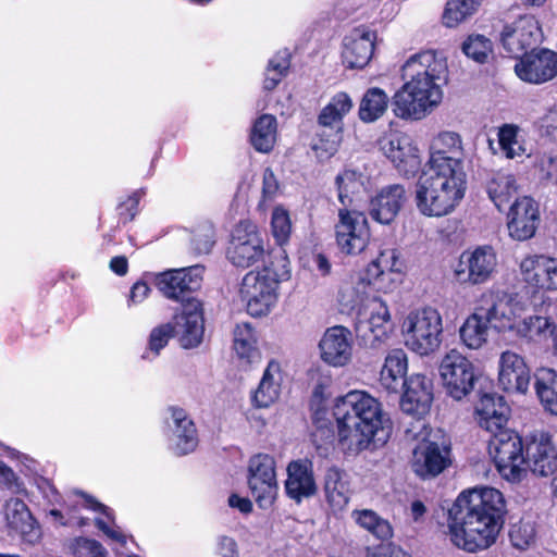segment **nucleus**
I'll return each mask as SVG.
<instances>
[{
	"instance_id": "40",
	"label": "nucleus",
	"mask_w": 557,
	"mask_h": 557,
	"mask_svg": "<svg viewBox=\"0 0 557 557\" xmlns=\"http://www.w3.org/2000/svg\"><path fill=\"white\" fill-rule=\"evenodd\" d=\"M351 519L360 529L380 541H388L394 536L391 522L372 509H354Z\"/></svg>"
},
{
	"instance_id": "24",
	"label": "nucleus",
	"mask_w": 557,
	"mask_h": 557,
	"mask_svg": "<svg viewBox=\"0 0 557 557\" xmlns=\"http://www.w3.org/2000/svg\"><path fill=\"white\" fill-rule=\"evenodd\" d=\"M522 280L532 288L544 292H557V258L546 255H533L520 263Z\"/></svg>"
},
{
	"instance_id": "43",
	"label": "nucleus",
	"mask_w": 557,
	"mask_h": 557,
	"mask_svg": "<svg viewBox=\"0 0 557 557\" xmlns=\"http://www.w3.org/2000/svg\"><path fill=\"white\" fill-rule=\"evenodd\" d=\"M535 391L545 410L557 416V371L550 368L539 369Z\"/></svg>"
},
{
	"instance_id": "32",
	"label": "nucleus",
	"mask_w": 557,
	"mask_h": 557,
	"mask_svg": "<svg viewBox=\"0 0 557 557\" xmlns=\"http://www.w3.org/2000/svg\"><path fill=\"white\" fill-rule=\"evenodd\" d=\"M3 511L9 528L17 532L25 542L34 544L39 541L40 528L22 499H8Z\"/></svg>"
},
{
	"instance_id": "46",
	"label": "nucleus",
	"mask_w": 557,
	"mask_h": 557,
	"mask_svg": "<svg viewBox=\"0 0 557 557\" xmlns=\"http://www.w3.org/2000/svg\"><path fill=\"white\" fill-rule=\"evenodd\" d=\"M388 102V96L383 89L379 87L368 89L360 101V120L366 123L379 120L386 112Z\"/></svg>"
},
{
	"instance_id": "61",
	"label": "nucleus",
	"mask_w": 557,
	"mask_h": 557,
	"mask_svg": "<svg viewBox=\"0 0 557 557\" xmlns=\"http://www.w3.org/2000/svg\"><path fill=\"white\" fill-rule=\"evenodd\" d=\"M104 547L94 540H83L78 544V557H107Z\"/></svg>"
},
{
	"instance_id": "20",
	"label": "nucleus",
	"mask_w": 557,
	"mask_h": 557,
	"mask_svg": "<svg viewBox=\"0 0 557 557\" xmlns=\"http://www.w3.org/2000/svg\"><path fill=\"white\" fill-rule=\"evenodd\" d=\"M525 445L524 466L537 476H549L557 470V448L547 433L531 434Z\"/></svg>"
},
{
	"instance_id": "25",
	"label": "nucleus",
	"mask_w": 557,
	"mask_h": 557,
	"mask_svg": "<svg viewBox=\"0 0 557 557\" xmlns=\"http://www.w3.org/2000/svg\"><path fill=\"white\" fill-rule=\"evenodd\" d=\"M450 463V450L446 445L423 441L413 450L411 467L413 472L430 479L442 473Z\"/></svg>"
},
{
	"instance_id": "2",
	"label": "nucleus",
	"mask_w": 557,
	"mask_h": 557,
	"mask_svg": "<svg viewBox=\"0 0 557 557\" xmlns=\"http://www.w3.org/2000/svg\"><path fill=\"white\" fill-rule=\"evenodd\" d=\"M333 416L338 444L349 455L384 445L392 433L389 416L379 399L366 391L352 389L337 397Z\"/></svg>"
},
{
	"instance_id": "34",
	"label": "nucleus",
	"mask_w": 557,
	"mask_h": 557,
	"mask_svg": "<svg viewBox=\"0 0 557 557\" xmlns=\"http://www.w3.org/2000/svg\"><path fill=\"white\" fill-rule=\"evenodd\" d=\"M490 329L492 327L487 321V313L478 298L473 312L459 330L460 339L469 349H480L488 341Z\"/></svg>"
},
{
	"instance_id": "3",
	"label": "nucleus",
	"mask_w": 557,
	"mask_h": 557,
	"mask_svg": "<svg viewBox=\"0 0 557 557\" xmlns=\"http://www.w3.org/2000/svg\"><path fill=\"white\" fill-rule=\"evenodd\" d=\"M401 73L405 83L394 96V112L400 119L422 120L443 100L448 81L446 59L434 50L420 51L408 58Z\"/></svg>"
},
{
	"instance_id": "18",
	"label": "nucleus",
	"mask_w": 557,
	"mask_h": 557,
	"mask_svg": "<svg viewBox=\"0 0 557 557\" xmlns=\"http://www.w3.org/2000/svg\"><path fill=\"white\" fill-rule=\"evenodd\" d=\"M203 267L197 264L188 268L168 270L156 275L158 289L169 299L182 301L183 307L189 300L188 294L201 286Z\"/></svg>"
},
{
	"instance_id": "29",
	"label": "nucleus",
	"mask_w": 557,
	"mask_h": 557,
	"mask_svg": "<svg viewBox=\"0 0 557 557\" xmlns=\"http://www.w3.org/2000/svg\"><path fill=\"white\" fill-rule=\"evenodd\" d=\"M406 199V190L403 185L385 186L371 198L369 214L375 222L387 225L396 219Z\"/></svg>"
},
{
	"instance_id": "37",
	"label": "nucleus",
	"mask_w": 557,
	"mask_h": 557,
	"mask_svg": "<svg viewBox=\"0 0 557 557\" xmlns=\"http://www.w3.org/2000/svg\"><path fill=\"white\" fill-rule=\"evenodd\" d=\"M324 491L326 500L334 512L343 511L350 498L346 474L337 468H330L325 474Z\"/></svg>"
},
{
	"instance_id": "14",
	"label": "nucleus",
	"mask_w": 557,
	"mask_h": 557,
	"mask_svg": "<svg viewBox=\"0 0 557 557\" xmlns=\"http://www.w3.org/2000/svg\"><path fill=\"white\" fill-rule=\"evenodd\" d=\"M463 159L461 136L456 132L442 131L431 139L424 168L466 174Z\"/></svg>"
},
{
	"instance_id": "63",
	"label": "nucleus",
	"mask_w": 557,
	"mask_h": 557,
	"mask_svg": "<svg viewBox=\"0 0 557 557\" xmlns=\"http://www.w3.org/2000/svg\"><path fill=\"white\" fill-rule=\"evenodd\" d=\"M149 292H150V288L147 285V283H145V282L135 283L131 289L128 302L135 304V305L141 302L144 299L147 298Z\"/></svg>"
},
{
	"instance_id": "47",
	"label": "nucleus",
	"mask_w": 557,
	"mask_h": 557,
	"mask_svg": "<svg viewBox=\"0 0 557 557\" xmlns=\"http://www.w3.org/2000/svg\"><path fill=\"white\" fill-rule=\"evenodd\" d=\"M367 285L361 286L360 277L344 281L338 289L337 300L343 311L361 314V308L366 300Z\"/></svg>"
},
{
	"instance_id": "38",
	"label": "nucleus",
	"mask_w": 557,
	"mask_h": 557,
	"mask_svg": "<svg viewBox=\"0 0 557 557\" xmlns=\"http://www.w3.org/2000/svg\"><path fill=\"white\" fill-rule=\"evenodd\" d=\"M555 325L550 318L528 314L527 311L521 315L511 336L525 343H535L546 337Z\"/></svg>"
},
{
	"instance_id": "31",
	"label": "nucleus",
	"mask_w": 557,
	"mask_h": 557,
	"mask_svg": "<svg viewBox=\"0 0 557 557\" xmlns=\"http://www.w3.org/2000/svg\"><path fill=\"white\" fill-rule=\"evenodd\" d=\"M285 490L288 497L301 502L317 492V484L312 470V462L308 459H298L288 463Z\"/></svg>"
},
{
	"instance_id": "39",
	"label": "nucleus",
	"mask_w": 557,
	"mask_h": 557,
	"mask_svg": "<svg viewBox=\"0 0 557 557\" xmlns=\"http://www.w3.org/2000/svg\"><path fill=\"white\" fill-rule=\"evenodd\" d=\"M233 337V350L243 363L250 364L260 358L257 333L250 324H237Z\"/></svg>"
},
{
	"instance_id": "55",
	"label": "nucleus",
	"mask_w": 557,
	"mask_h": 557,
	"mask_svg": "<svg viewBox=\"0 0 557 557\" xmlns=\"http://www.w3.org/2000/svg\"><path fill=\"white\" fill-rule=\"evenodd\" d=\"M289 67V58L287 52L278 53L269 61L263 88L265 90L274 89L282 78L286 75Z\"/></svg>"
},
{
	"instance_id": "35",
	"label": "nucleus",
	"mask_w": 557,
	"mask_h": 557,
	"mask_svg": "<svg viewBox=\"0 0 557 557\" xmlns=\"http://www.w3.org/2000/svg\"><path fill=\"white\" fill-rule=\"evenodd\" d=\"M283 383V370L276 360L269 361L258 388L253 395V401L258 407L267 408L275 403L281 393Z\"/></svg>"
},
{
	"instance_id": "26",
	"label": "nucleus",
	"mask_w": 557,
	"mask_h": 557,
	"mask_svg": "<svg viewBox=\"0 0 557 557\" xmlns=\"http://www.w3.org/2000/svg\"><path fill=\"white\" fill-rule=\"evenodd\" d=\"M321 359L329 366L341 368L352 359V337L348 329L336 325L329 327L319 343Z\"/></svg>"
},
{
	"instance_id": "59",
	"label": "nucleus",
	"mask_w": 557,
	"mask_h": 557,
	"mask_svg": "<svg viewBox=\"0 0 557 557\" xmlns=\"http://www.w3.org/2000/svg\"><path fill=\"white\" fill-rule=\"evenodd\" d=\"M194 248L199 253H208L214 245V232L211 226L200 230L193 239Z\"/></svg>"
},
{
	"instance_id": "23",
	"label": "nucleus",
	"mask_w": 557,
	"mask_h": 557,
	"mask_svg": "<svg viewBox=\"0 0 557 557\" xmlns=\"http://www.w3.org/2000/svg\"><path fill=\"white\" fill-rule=\"evenodd\" d=\"M542 37L541 27L533 15H522L502 32L504 48L511 54H525L527 49L535 46Z\"/></svg>"
},
{
	"instance_id": "21",
	"label": "nucleus",
	"mask_w": 557,
	"mask_h": 557,
	"mask_svg": "<svg viewBox=\"0 0 557 557\" xmlns=\"http://www.w3.org/2000/svg\"><path fill=\"white\" fill-rule=\"evenodd\" d=\"M403 387L399 404L401 411L418 419L426 416L433 403L432 381L423 374L414 373L404 381Z\"/></svg>"
},
{
	"instance_id": "9",
	"label": "nucleus",
	"mask_w": 557,
	"mask_h": 557,
	"mask_svg": "<svg viewBox=\"0 0 557 557\" xmlns=\"http://www.w3.org/2000/svg\"><path fill=\"white\" fill-rule=\"evenodd\" d=\"M523 450L521 437L512 430L495 433L488 441V454L507 481L517 482L524 475Z\"/></svg>"
},
{
	"instance_id": "54",
	"label": "nucleus",
	"mask_w": 557,
	"mask_h": 557,
	"mask_svg": "<svg viewBox=\"0 0 557 557\" xmlns=\"http://www.w3.org/2000/svg\"><path fill=\"white\" fill-rule=\"evenodd\" d=\"M271 232L278 245L288 242L292 233V222L288 211L282 206H277L272 211Z\"/></svg>"
},
{
	"instance_id": "30",
	"label": "nucleus",
	"mask_w": 557,
	"mask_h": 557,
	"mask_svg": "<svg viewBox=\"0 0 557 557\" xmlns=\"http://www.w3.org/2000/svg\"><path fill=\"white\" fill-rule=\"evenodd\" d=\"M376 35L367 28H355L344 39L343 62L350 69H362L371 60Z\"/></svg>"
},
{
	"instance_id": "57",
	"label": "nucleus",
	"mask_w": 557,
	"mask_h": 557,
	"mask_svg": "<svg viewBox=\"0 0 557 557\" xmlns=\"http://www.w3.org/2000/svg\"><path fill=\"white\" fill-rule=\"evenodd\" d=\"M363 557H411V555L394 543H380L366 546Z\"/></svg>"
},
{
	"instance_id": "13",
	"label": "nucleus",
	"mask_w": 557,
	"mask_h": 557,
	"mask_svg": "<svg viewBox=\"0 0 557 557\" xmlns=\"http://www.w3.org/2000/svg\"><path fill=\"white\" fill-rule=\"evenodd\" d=\"M438 371L446 393L454 399L460 400L473 389L474 366L457 349L444 355Z\"/></svg>"
},
{
	"instance_id": "36",
	"label": "nucleus",
	"mask_w": 557,
	"mask_h": 557,
	"mask_svg": "<svg viewBox=\"0 0 557 557\" xmlns=\"http://www.w3.org/2000/svg\"><path fill=\"white\" fill-rule=\"evenodd\" d=\"M408 371L407 355L403 349H394L385 358L380 373V383L389 393H397L403 386Z\"/></svg>"
},
{
	"instance_id": "28",
	"label": "nucleus",
	"mask_w": 557,
	"mask_h": 557,
	"mask_svg": "<svg viewBox=\"0 0 557 557\" xmlns=\"http://www.w3.org/2000/svg\"><path fill=\"white\" fill-rule=\"evenodd\" d=\"M170 449L178 456L194 451L198 445V434L194 421L182 408H170Z\"/></svg>"
},
{
	"instance_id": "27",
	"label": "nucleus",
	"mask_w": 557,
	"mask_h": 557,
	"mask_svg": "<svg viewBox=\"0 0 557 557\" xmlns=\"http://www.w3.org/2000/svg\"><path fill=\"white\" fill-rule=\"evenodd\" d=\"M539 222L537 202L529 196L516 199L508 212L509 235L516 240L530 239L535 235Z\"/></svg>"
},
{
	"instance_id": "7",
	"label": "nucleus",
	"mask_w": 557,
	"mask_h": 557,
	"mask_svg": "<svg viewBox=\"0 0 557 557\" xmlns=\"http://www.w3.org/2000/svg\"><path fill=\"white\" fill-rule=\"evenodd\" d=\"M205 321L202 305L199 300H189L180 314L174 317V326L170 323L154 327L149 336V351L159 355L173 334L180 337L184 348L198 346L203 337Z\"/></svg>"
},
{
	"instance_id": "1",
	"label": "nucleus",
	"mask_w": 557,
	"mask_h": 557,
	"mask_svg": "<svg viewBox=\"0 0 557 557\" xmlns=\"http://www.w3.org/2000/svg\"><path fill=\"white\" fill-rule=\"evenodd\" d=\"M506 503L503 494L488 486L461 492L448 510L447 535L467 553L493 546L504 524Z\"/></svg>"
},
{
	"instance_id": "58",
	"label": "nucleus",
	"mask_w": 557,
	"mask_h": 557,
	"mask_svg": "<svg viewBox=\"0 0 557 557\" xmlns=\"http://www.w3.org/2000/svg\"><path fill=\"white\" fill-rule=\"evenodd\" d=\"M278 182L271 169H265L262 175V197L259 207L267 209L268 203L272 201L278 193Z\"/></svg>"
},
{
	"instance_id": "12",
	"label": "nucleus",
	"mask_w": 557,
	"mask_h": 557,
	"mask_svg": "<svg viewBox=\"0 0 557 557\" xmlns=\"http://www.w3.org/2000/svg\"><path fill=\"white\" fill-rule=\"evenodd\" d=\"M264 240L257 225L250 221L239 222L232 232L227 258L236 267L249 268L263 260Z\"/></svg>"
},
{
	"instance_id": "19",
	"label": "nucleus",
	"mask_w": 557,
	"mask_h": 557,
	"mask_svg": "<svg viewBox=\"0 0 557 557\" xmlns=\"http://www.w3.org/2000/svg\"><path fill=\"white\" fill-rule=\"evenodd\" d=\"M517 76L530 84H544L557 76V52L540 49L525 53L515 65Z\"/></svg>"
},
{
	"instance_id": "11",
	"label": "nucleus",
	"mask_w": 557,
	"mask_h": 557,
	"mask_svg": "<svg viewBox=\"0 0 557 557\" xmlns=\"http://www.w3.org/2000/svg\"><path fill=\"white\" fill-rule=\"evenodd\" d=\"M367 216L359 209L341 208L335 224V238L339 250L345 255L361 253L370 242Z\"/></svg>"
},
{
	"instance_id": "53",
	"label": "nucleus",
	"mask_w": 557,
	"mask_h": 557,
	"mask_svg": "<svg viewBox=\"0 0 557 557\" xmlns=\"http://www.w3.org/2000/svg\"><path fill=\"white\" fill-rule=\"evenodd\" d=\"M463 53L478 63L487 61L493 51L492 41L484 35H470L462 44Z\"/></svg>"
},
{
	"instance_id": "48",
	"label": "nucleus",
	"mask_w": 557,
	"mask_h": 557,
	"mask_svg": "<svg viewBox=\"0 0 557 557\" xmlns=\"http://www.w3.org/2000/svg\"><path fill=\"white\" fill-rule=\"evenodd\" d=\"M360 284L361 286L367 285V288L374 292L388 294L398 288L400 276L382 270L366 268L363 275L360 276Z\"/></svg>"
},
{
	"instance_id": "6",
	"label": "nucleus",
	"mask_w": 557,
	"mask_h": 557,
	"mask_svg": "<svg viewBox=\"0 0 557 557\" xmlns=\"http://www.w3.org/2000/svg\"><path fill=\"white\" fill-rule=\"evenodd\" d=\"M400 331L409 350L429 356L441 347L443 319L438 310L432 307L412 310L404 318Z\"/></svg>"
},
{
	"instance_id": "10",
	"label": "nucleus",
	"mask_w": 557,
	"mask_h": 557,
	"mask_svg": "<svg viewBox=\"0 0 557 557\" xmlns=\"http://www.w3.org/2000/svg\"><path fill=\"white\" fill-rule=\"evenodd\" d=\"M247 482L258 506L262 509L270 508L278 493L274 458L268 454L252 456L248 461Z\"/></svg>"
},
{
	"instance_id": "33",
	"label": "nucleus",
	"mask_w": 557,
	"mask_h": 557,
	"mask_svg": "<svg viewBox=\"0 0 557 557\" xmlns=\"http://www.w3.org/2000/svg\"><path fill=\"white\" fill-rule=\"evenodd\" d=\"M478 422L481 428L492 435L495 433L508 431L509 408L503 397L485 394L483 395L475 409Z\"/></svg>"
},
{
	"instance_id": "22",
	"label": "nucleus",
	"mask_w": 557,
	"mask_h": 557,
	"mask_svg": "<svg viewBox=\"0 0 557 557\" xmlns=\"http://www.w3.org/2000/svg\"><path fill=\"white\" fill-rule=\"evenodd\" d=\"M531 380L524 358L516 351L505 350L498 359V386L509 394H525Z\"/></svg>"
},
{
	"instance_id": "4",
	"label": "nucleus",
	"mask_w": 557,
	"mask_h": 557,
	"mask_svg": "<svg viewBox=\"0 0 557 557\" xmlns=\"http://www.w3.org/2000/svg\"><path fill=\"white\" fill-rule=\"evenodd\" d=\"M467 190V174L424 168L418 178L413 201L420 214L443 218L459 206Z\"/></svg>"
},
{
	"instance_id": "5",
	"label": "nucleus",
	"mask_w": 557,
	"mask_h": 557,
	"mask_svg": "<svg viewBox=\"0 0 557 557\" xmlns=\"http://www.w3.org/2000/svg\"><path fill=\"white\" fill-rule=\"evenodd\" d=\"M275 260L276 264L271 262L262 270L250 271L242 280L239 297L251 317L268 315L277 304L281 282L289 278V262L285 252L281 250Z\"/></svg>"
},
{
	"instance_id": "62",
	"label": "nucleus",
	"mask_w": 557,
	"mask_h": 557,
	"mask_svg": "<svg viewBox=\"0 0 557 557\" xmlns=\"http://www.w3.org/2000/svg\"><path fill=\"white\" fill-rule=\"evenodd\" d=\"M139 205V194L134 193L132 196L127 198V200L120 205V216L124 222L132 221L137 211Z\"/></svg>"
},
{
	"instance_id": "41",
	"label": "nucleus",
	"mask_w": 557,
	"mask_h": 557,
	"mask_svg": "<svg viewBox=\"0 0 557 557\" xmlns=\"http://www.w3.org/2000/svg\"><path fill=\"white\" fill-rule=\"evenodd\" d=\"M277 137V123L272 114H262L252 125L250 141L259 152H270Z\"/></svg>"
},
{
	"instance_id": "42",
	"label": "nucleus",
	"mask_w": 557,
	"mask_h": 557,
	"mask_svg": "<svg viewBox=\"0 0 557 557\" xmlns=\"http://www.w3.org/2000/svg\"><path fill=\"white\" fill-rule=\"evenodd\" d=\"M486 190L497 209L502 210L517 194L518 185L512 174L496 172L488 180Z\"/></svg>"
},
{
	"instance_id": "50",
	"label": "nucleus",
	"mask_w": 557,
	"mask_h": 557,
	"mask_svg": "<svg viewBox=\"0 0 557 557\" xmlns=\"http://www.w3.org/2000/svg\"><path fill=\"white\" fill-rule=\"evenodd\" d=\"M498 144L502 153L507 159H516L525 154L527 150L519 139V128L516 125L506 124L498 131Z\"/></svg>"
},
{
	"instance_id": "45",
	"label": "nucleus",
	"mask_w": 557,
	"mask_h": 557,
	"mask_svg": "<svg viewBox=\"0 0 557 557\" xmlns=\"http://www.w3.org/2000/svg\"><path fill=\"white\" fill-rule=\"evenodd\" d=\"M483 0H447L442 23L445 27L456 28L471 18L481 7Z\"/></svg>"
},
{
	"instance_id": "15",
	"label": "nucleus",
	"mask_w": 557,
	"mask_h": 557,
	"mask_svg": "<svg viewBox=\"0 0 557 557\" xmlns=\"http://www.w3.org/2000/svg\"><path fill=\"white\" fill-rule=\"evenodd\" d=\"M497 263V255L493 247L478 246L460 255L454 275L460 284H484L495 273Z\"/></svg>"
},
{
	"instance_id": "56",
	"label": "nucleus",
	"mask_w": 557,
	"mask_h": 557,
	"mask_svg": "<svg viewBox=\"0 0 557 557\" xmlns=\"http://www.w3.org/2000/svg\"><path fill=\"white\" fill-rule=\"evenodd\" d=\"M509 537L515 547L524 549L534 541L535 531L531 523L520 521L511 527Z\"/></svg>"
},
{
	"instance_id": "51",
	"label": "nucleus",
	"mask_w": 557,
	"mask_h": 557,
	"mask_svg": "<svg viewBox=\"0 0 557 557\" xmlns=\"http://www.w3.org/2000/svg\"><path fill=\"white\" fill-rule=\"evenodd\" d=\"M367 268L382 270L383 272L401 275L404 273V261L400 252L396 248H384L379 255L367 265Z\"/></svg>"
},
{
	"instance_id": "44",
	"label": "nucleus",
	"mask_w": 557,
	"mask_h": 557,
	"mask_svg": "<svg viewBox=\"0 0 557 557\" xmlns=\"http://www.w3.org/2000/svg\"><path fill=\"white\" fill-rule=\"evenodd\" d=\"M338 200L342 208L358 209L359 195L363 189L361 174L356 171L346 170L336 177Z\"/></svg>"
},
{
	"instance_id": "16",
	"label": "nucleus",
	"mask_w": 557,
	"mask_h": 557,
	"mask_svg": "<svg viewBox=\"0 0 557 557\" xmlns=\"http://www.w3.org/2000/svg\"><path fill=\"white\" fill-rule=\"evenodd\" d=\"M380 149L398 173L413 176L422 163L421 151L408 134L392 132L380 139Z\"/></svg>"
},
{
	"instance_id": "49",
	"label": "nucleus",
	"mask_w": 557,
	"mask_h": 557,
	"mask_svg": "<svg viewBox=\"0 0 557 557\" xmlns=\"http://www.w3.org/2000/svg\"><path fill=\"white\" fill-rule=\"evenodd\" d=\"M370 315L368 322L371 332L376 338H381L391 330V313L385 301L373 297L368 305Z\"/></svg>"
},
{
	"instance_id": "60",
	"label": "nucleus",
	"mask_w": 557,
	"mask_h": 557,
	"mask_svg": "<svg viewBox=\"0 0 557 557\" xmlns=\"http://www.w3.org/2000/svg\"><path fill=\"white\" fill-rule=\"evenodd\" d=\"M540 127L546 136L557 140V104L550 107L541 117Z\"/></svg>"
},
{
	"instance_id": "17",
	"label": "nucleus",
	"mask_w": 557,
	"mask_h": 557,
	"mask_svg": "<svg viewBox=\"0 0 557 557\" xmlns=\"http://www.w3.org/2000/svg\"><path fill=\"white\" fill-rule=\"evenodd\" d=\"M352 107L354 102L350 96L341 91L335 94L321 110L318 116V124L321 128L319 136L321 141L325 143V151L332 153L336 150L342 139L344 117Z\"/></svg>"
},
{
	"instance_id": "8",
	"label": "nucleus",
	"mask_w": 557,
	"mask_h": 557,
	"mask_svg": "<svg viewBox=\"0 0 557 557\" xmlns=\"http://www.w3.org/2000/svg\"><path fill=\"white\" fill-rule=\"evenodd\" d=\"M479 299L487 313L491 327L510 336L521 315L529 310L527 301L513 294L486 289Z\"/></svg>"
},
{
	"instance_id": "52",
	"label": "nucleus",
	"mask_w": 557,
	"mask_h": 557,
	"mask_svg": "<svg viewBox=\"0 0 557 557\" xmlns=\"http://www.w3.org/2000/svg\"><path fill=\"white\" fill-rule=\"evenodd\" d=\"M85 506L94 511L102 512L109 521H106L102 518L96 519L97 527L110 539L124 544L126 542V536L122 533V531L114 525L113 519L111 517L110 510L104 505L98 503L94 498L89 496H85Z\"/></svg>"
},
{
	"instance_id": "64",
	"label": "nucleus",
	"mask_w": 557,
	"mask_h": 557,
	"mask_svg": "<svg viewBox=\"0 0 557 557\" xmlns=\"http://www.w3.org/2000/svg\"><path fill=\"white\" fill-rule=\"evenodd\" d=\"M228 506L239 510L242 513H249L252 511V503L247 497H242L237 494H232L228 497Z\"/></svg>"
}]
</instances>
